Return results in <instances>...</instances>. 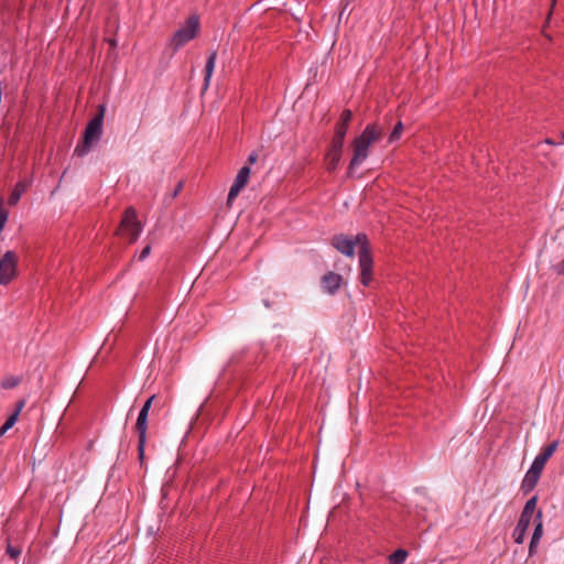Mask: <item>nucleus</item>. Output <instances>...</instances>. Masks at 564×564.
<instances>
[{
    "instance_id": "obj_1",
    "label": "nucleus",
    "mask_w": 564,
    "mask_h": 564,
    "mask_svg": "<svg viewBox=\"0 0 564 564\" xmlns=\"http://www.w3.org/2000/svg\"><path fill=\"white\" fill-rule=\"evenodd\" d=\"M383 129L377 123L368 124L360 135L356 137L351 142L352 158L350 160L347 177L354 176V170L359 166L369 155V149L375 143L381 140Z\"/></svg>"
},
{
    "instance_id": "obj_2",
    "label": "nucleus",
    "mask_w": 564,
    "mask_h": 564,
    "mask_svg": "<svg viewBox=\"0 0 564 564\" xmlns=\"http://www.w3.org/2000/svg\"><path fill=\"white\" fill-rule=\"evenodd\" d=\"M106 113V105L98 106L97 113L87 123L83 133L82 140L77 143L74 154L77 156H85L97 144L102 135L104 118Z\"/></svg>"
},
{
    "instance_id": "obj_3",
    "label": "nucleus",
    "mask_w": 564,
    "mask_h": 564,
    "mask_svg": "<svg viewBox=\"0 0 564 564\" xmlns=\"http://www.w3.org/2000/svg\"><path fill=\"white\" fill-rule=\"evenodd\" d=\"M357 240L359 241L360 282L362 285L368 286L372 281L373 268L370 243L365 234H358Z\"/></svg>"
},
{
    "instance_id": "obj_4",
    "label": "nucleus",
    "mask_w": 564,
    "mask_h": 564,
    "mask_svg": "<svg viewBox=\"0 0 564 564\" xmlns=\"http://www.w3.org/2000/svg\"><path fill=\"white\" fill-rule=\"evenodd\" d=\"M199 19L197 15H191L186 19L183 26H181L172 36L170 45L173 51H178L186 45L189 41L194 40L199 32Z\"/></svg>"
},
{
    "instance_id": "obj_5",
    "label": "nucleus",
    "mask_w": 564,
    "mask_h": 564,
    "mask_svg": "<svg viewBox=\"0 0 564 564\" xmlns=\"http://www.w3.org/2000/svg\"><path fill=\"white\" fill-rule=\"evenodd\" d=\"M155 399V395H151L141 408L134 429L138 434V456L142 462L144 458V447L147 442V431H148V416L149 411L151 409L152 402Z\"/></svg>"
},
{
    "instance_id": "obj_6",
    "label": "nucleus",
    "mask_w": 564,
    "mask_h": 564,
    "mask_svg": "<svg viewBox=\"0 0 564 564\" xmlns=\"http://www.w3.org/2000/svg\"><path fill=\"white\" fill-rule=\"evenodd\" d=\"M119 230L123 236H128L129 243H133L138 240L142 231V226L138 220L137 212L133 207L126 209Z\"/></svg>"
},
{
    "instance_id": "obj_7",
    "label": "nucleus",
    "mask_w": 564,
    "mask_h": 564,
    "mask_svg": "<svg viewBox=\"0 0 564 564\" xmlns=\"http://www.w3.org/2000/svg\"><path fill=\"white\" fill-rule=\"evenodd\" d=\"M18 274V254L7 251L0 258V285L9 284Z\"/></svg>"
},
{
    "instance_id": "obj_8",
    "label": "nucleus",
    "mask_w": 564,
    "mask_h": 564,
    "mask_svg": "<svg viewBox=\"0 0 564 564\" xmlns=\"http://www.w3.org/2000/svg\"><path fill=\"white\" fill-rule=\"evenodd\" d=\"M250 176V167L243 166L239 170L234 184L231 185L228 197H227V205L231 206L235 198L239 195L241 189L247 185Z\"/></svg>"
},
{
    "instance_id": "obj_9",
    "label": "nucleus",
    "mask_w": 564,
    "mask_h": 564,
    "mask_svg": "<svg viewBox=\"0 0 564 564\" xmlns=\"http://www.w3.org/2000/svg\"><path fill=\"white\" fill-rule=\"evenodd\" d=\"M332 246L337 249L340 253L352 257L355 253V247L358 245L359 241L357 240V236L355 238H349L343 234L335 235L332 238Z\"/></svg>"
},
{
    "instance_id": "obj_10",
    "label": "nucleus",
    "mask_w": 564,
    "mask_h": 564,
    "mask_svg": "<svg viewBox=\"0 0 564 564\" xmlns=\"http://www.w3.org/2000/svg\"><path fill=\"white\" fill-rule=\"evenodd\" d=\"M542 471L543 470L540 469L539 467L531 465L521 482V490L523 491V494H529L535 488L542 475Z\"/></svg>"
},
{
    "instance_id": "obj_11",
    "label": "nucleus",
    "mask_w": 564,
    "mask_h": 564,
    "mask_svg": "<svg viewBox=\"0 0 564 564\" xmlns=\"http://www.w3.org/2000/svg\"><path fill=\"white\" fill-rule=\"evenodd\" d=\"M531 520L532 518L531 517H528L525 514H520V518L518 520V523L513 530V533H512V538H513V541L517 543V544H522L524 539H525V534H527V530L531 523Z\"/></svg>"
},
{
    "instance_id": "obj_12",
    "label": "nucleus",
    "mask_w": 564,
    "mask_h": 564,
    "mask_svg": "<svg viewBox=\"0 0 564 564\" xmlns=\"http://www.w3.org/2000/svg\"><path fill=\"white\" fill-rule=\"evenodd\" d=\"M558 447V442L553 441L545 447H543L542 452L534 458L532 465L539 467L540 469H544L545 464L551 458V456L556 452Z\"/></svg>"
},
{
    "instance_id": "obj_13",
    "label": "nucleus",
    "mask_w": 564,
    "mask_h": 564,
    "mask_svg": "<svg viewBox=\"0 0 564 564\" xmlns=\"http://www.w3.org/2000/svg\"><path fill=\"white\" fill-rule=\"evenodd\" d=\"M341 280L340 274L328 272L322 278V286L327 293L335 294L340 286Z\"/></svg>"
},
{
    "instance_id": "obj_14",
    "label": "nucleus",
    "mask_w": 564,
    "mask_h": 564,
    "mask_svg": "<svg viewBox=\"0 0 564 564\" xmlns=\"http://www.w3.org/2000/svg\"><path fill=\"white\" fill-rule=\"evenodd\" d=\"M351 119H352V111L349 109L343 110V112L340 113V118L335 126L334 134H336L338 137L346 138Z\"/></svg>"
},
{
    "instance_id": "obj_15",
    "label": "nucleus",
    "mask_w": 564,
    "mask_h": 564,
    "mask_svg": "<svg viewBox=\"0 0 564 564\" xmlns=\"http://www.w3.org/2000/svg\"><path fill=\"white\" fill-rule=\"evenodd\" d=\"M216 58H217V52L214 51L209 54V56L206 61L205 77H204V88L205 89H207V87L209 86V82H210V78H212V75H213V72L215 68V64H216Z\"/></svg>"
},
{
    "instance_id": "obj_16",
    "label": "nucleus",
    "mask_w": 564,
    "mask_h": 564,
    "mask_svg": "<svg viewBox=\"0 0 564 564\" xmlns=\"http://www.w3.org/2000/svg\"><path fill=\"white\" fill-rule=\"evenodd\" d=\"M343 152H333L330 150L326 153V169L328 172H334L337 170L339 162L341 160Z\"/></svg>"
},
{
    "instance_id": "obj_17",
    "label": "nucleus",
    "mask_w": 564,
    "mask_h": 564,
    "mask_svg": "<svg viewBox=\"0 0 564 564\" xmlns=\"http://www.w3.org/2000/svg\"><path fill=\"white\" fill-rule=\"evenodd\" d=\"M543 535V513L541 510H538L534 517V531L532 534L533 542H540Z\"/></svg>"
},
{
    "instance_id": "obj_18",
    "label": "nucleus",
    "mask_w": 564,
    "mask_h": 564,
    "mask_svg": "<svg viewBox=\"0 0 564 564\" xmlns=\"http://www.w3.org/2000/svg\"><path fill=\"white\" fill-rule=\"evenodd\" d=\"M25 189L26 185L23 182H18L8 198V204L10 206H14L15 204H18Z\"/></svg>"
},
{
    "instance_id": "obj_19",
    "label": "nucleus",
    "mask_w": 564,
    "mask_h": 564,
    "mask_svg": "<svg viewBox=\"0 0 564 564\" xmlns=\"http://www.w3.org/2000/svg\"><path fill=\"white\" fill-rule=\"evenodd\" d=\"M408 552L403 549H399L390 554L388 564H403L406 560Z\"/></svg>"
},
{
    "instance_id": "obj_20",
    "label": "nucleus",
    "mask_w": 564,
    "mask_h": 564,
    "mask_svg": "<svg viewBox=\"0 0 564 564\" xmlns=\"http://www.w3.org/2000/svg\"><path fill=\"white\" fill-rule=\"evenodd\" d=\"M538 505V496L531 497L524 505L523 510L521 511L522 514H525L528 517L533 518V514L535 512Z\"/></svg>"
},
{
    "instance_id": "obj_21",
    "label": "nucleus",
    "mask_w": 564,
    "mask_h": 564,
    "mask_svg": "<svg viewBox=\"0 0 564 564\" xmlns=\"http://www.w3.org/2000/svg\"><path fill=\"white\" fill-rule=\"evenodd\" d=\"M21 382V377H18V376H8L6 378L2 379L1 381V387L3 389H13L15 388L17 386H19Z\"/></svg>"
},
{
    "instance_id": "obj_22",
    "label": "nucleus",
    "mask_w": 564,
    "mask_h": 564,
    "mask_svg": "<svg viewBox=\"0 0 564 564\" xmlns=\"http://www.w3.org/2000/svg\"><path fill=\"white\" fill-rule=\"evenodd\" d=\"M345 138L334 134L329 149L333 152H343Z\"/></svg>"
},
{
    "instance_id": "obj_23",
    "label": "nucleus",
    "mask_w": 564,
    "mask_h": 564,
    "mask_svg": "<svg viewBox=\"0 0 564 564\" xmlns=\"http://www.w3.org/2000/svg\"><path fill=\"white\" fill-rule=\"evenodd\" d=\"M403 129H404L403 123L401 121H399L394 126L392 132L389 135V142H394V141L399 140L403 132Z\"/></svg>"
},
{
    "instance_id": "obj_24",
    "label": "nucleus",
    "mask_w": 564,
    "mask_h": 564,
    "mask_svg": "<svg viewBox=\"0 0 564 564\" xmlns=\"http://www.w3.org/2000/svg\"><path fill=\"white\" fill-rule=\"evenodd\" d=\"M17 420L18 413H12L0 429V435L4 434L9 429H11L15 424Z\"/></svg>"
},
{
    "instance_id": "obj_25",
    "label": "nucleus",
    "mask_w": 564,
    "mask_h": 564,
    "mask_svg": "<svg viewBox=\"0 0 564 564\" xmlns=\"http://www.w3.org/2000/svg\"><path fill=\"white\" fill-rule=\"evenodd\" d=\"M7 554L11 558H17L21 554V549L17 546H12L10 543L7 545Z\"/></svg>"
},
{
    "instance_id": "obj_26",
    "label": "nucleus",
    "mask_w": 564,
    "mask_h": 564,
    "mask_svg": "<svg viewBox=\"0 0 564 564\" xmlns=\"http://www.w3.org/2000/svg\"><path fill=\"white\" fill-rule=\"evenodd\" d=\"M552 269L560 275L564 274V259L561 260L558 263H554L552 265Z\"/></svg>"
},
{
    "instance_id": "obj_27",
    "label": "nucleus",
    "mask_w": 564,
    "mask_h": 564,
    "mask_svg": "<svg viewBox=\"0 0 564 564\" xmlns=\"http://www.w3.org/2000/svg\"><path fill=\"white\" fill-rule=\"evenodd\" d=\"M150 253H151V246H150V245H148V246H145V247L142 249V251L140 252V254H139V257H138V258H139V261H143L145 258H148V257H149V254H150Z\"/></svg>"
},
{
    "instance_id": "obj_28",
    "label": "nucleus",
    "mask_w": 564,
    "mask_h": 564,
    "mask_svg": "<svg viewBox=\"0 0 564 564\" xmlns=\"http://www.w3.org/2000/svg\"><path fill=\"white\" fill-rule=\"evenodd\" d=\"M538 544H539V542H533V540L531 539L530 545H529V556H533L536 553Z\"/></svg>"
},
{
    "instance_id": "obj_29",
    "label": "nucleus",
    "mask_w": 564,
    "mask_h": 564,
    "mask_svg": "<svg viewBox=\"0 0 564 564\" xmlns=\"http://www.w3.org/2000/svg\"><path fill=\"white\" fill-rule=\"evenodd\" d=\"M25 405V401L24 400H20L17 402L15 404V410L13 413H18V415L20 414V412L22 411V409L24 408Z\"/></svg>"
},
{
    "instance_id": "obj_30",
    "label": "nucleus",
    "mask_w": 564,
    "mask_h": 564,
    "mask_svg": "<svg viewBox=\"0 0 564 564\" xmlns=\"http://www.w3.org/2000/svg\"><path fill=\"white\" fill-rule=\"evenodd\" d=\"M258 160V153L257 152H251L248 156V163L249 164H254Z\"/></svg>"
},
{
    "instance_id": "obj_31",
    "label": "nucleus",
    "mask_w": 564,
    "mask_h": 564,
    "mask_svg": "<svg viewBox=\"0 0 564 564\" xmlns=\"http://www.w3.org/2000/svg\"><path fill=\"white\" fill-rule=\"evenodd\" d=\"M183 188V182H180L177 185H176V188L174 191V196H176Z\"/></svg>"
},
{
    "instance_id": "obj_32",
    "label": "nucleus",
    "mask_w": 564,
    "mask_h": 564,
    "mask_svg": "<svg viewBox=\"0 0 564 564\" xmlns=\"http://www.w3.org/2000/svg\"><path fill=\"white\" fill-rule=\"evenodd\" d=\"M562 140H563V142H564V131L562 132Z\"/></svg>"
}]
</instances>
